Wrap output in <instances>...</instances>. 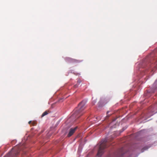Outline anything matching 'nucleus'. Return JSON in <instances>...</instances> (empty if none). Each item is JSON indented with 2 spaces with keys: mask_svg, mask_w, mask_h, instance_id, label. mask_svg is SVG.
I'll list each match as a JSON object with an SVG mask.
<instances>
[{
  "mask_svg": "<svg viewBox=\"0 0 157 157\" xmlns=\"http://www.w3.org/2000/svg\"><path fill=\"white\" fill-rule=\"evenodd\" d=\"M85 107V103L84 102L82 101L80 102L78 107L74 110V112L72 115V117L77 119L82 116L84 113L83 110Z\"/></svg>",
  "mask_w": 157,
  "mask_h": 157,
  "instance_id": "1",
  "label": "nucleus"
},
{
  "mask_svg": "<svg viewBox=\"0 0 157 157\" xmlns=\"http://www.w3.org/2000/svg\"><path fill=\"white\" fill-rule=\"evenodd\" d=\"M110 140L105 138L102 140L99 145V148L97 153L98 157H101L104 152V149L109 146Z\"/></svg>",
  "mask_w": 157,
  "mask_h": 157,
  "instance_id": "2",
  "label": "nucleus"
},
{
  "mask_svg": "<svg viewBox=\"0 0 157 157\" xmlns=\"http://www.w3.org/2000/svg\"><path fill=\"white\" fill-rule=\"evenodd\" d=\"M20 150L21 148L19 147V146H16L4 157H15L19 154Z\"/></svg>",
  "mask_w": 157,
  "mask_h": 157,
  "instance_id": "3",
  "label": "nucleus"
},
{
  "mask_svg": "<svg viewBox=\"0 0 157 157\" xmlns=\"http://www.w3.org/2000/svg\"><path fill=\"white\" fill-rule=\"evenodd\" d=\"M124 153V149L122 147L118 150L117 152L109 155V157H121Z\"/></svg>",
  "mask_w": 157,
  "mask_h": 157,
  "instance_id": "4",
  "label": "nucleus"
},
{
  "mask_svg": "<svg viewBox=\"0 0 157 157\" xmlns=\"http://www.w3.org/2000/svg\"><path fill=\"white\" fill-rule=\"evenodd\" d=\"M77 128V127H76L74 128H71L70 130V131L68 134L67 135V136L68 137L71 136L74 134Z\"/></svg>",
  "mask_w": 157,
  "mask_h": 157,
  "instance_id": "5",
  "label": "nucleus"
},
{
  "mask_svg": "<svg viewBox=\"0 0 157 157\" xmlns=\"http://www.w3.org/2000/svg\"><path fill=\"white\" fill-rule=\"evenodd\" d=\"M67 60L70 63H79L81 61L78 60H77L75 59H73L71 58H67Z\"/></svg>",
  "mask_w": 157,
  "mask_h": 157,
  "instance_id": "6",
  "label": "nucleus"
},
{
  "mask_svg": "<svg viewBox=\"0 0 157 157\" xmlns=\"http://www.w3.org/2000/svg\"><path fill=\"white\" fill-rule=\"evenodd\" d=\"M153 89L154 90L152 91H149L148 92L154 93L155 91L154 90H157V79L153 84Z\"/></svg>",
  "mask_w": 157,
  "mask_h": 157,
  "instance_id": "7",
  "label": "nucleus"
},
{
  "mask_svg": "<svg viewBox=\"0 0 157 157\" xmlns=\"http://www.w3.org/2000/svg\"><path fill=\"white\" fill-rule=\"evenodd\" d=\"M48 114V111H45L41 115V117H44V116L47 115Z\"/></svg>",
  "mask_w": 157,
  "mask_h": 157,
  "instance_id": "8",
  "label": "nucleus"
},
{
  "mask_svg": "<svg viewBox=\"0 0 157 157\" xmlns=\"http://www.w3.org/2000/svg\"><path fill=\"white\" fill-rule=\"evenodd\" d=\"M148 147H147L146 146L144 147L141 150V151L142 152H143L144 150H147L148 149Z\"/></svg>",
  "mask_w": 157,
  "mask_h": 157,
  "instance_id": "9",
  "label": "nucleus"
},
{
  "mask_svg": "<svg viewBox=\"0 0 157 157\" xmlns=\"http://www.w3.org/2000/svg\"><path fill=\"white\" fill-rule=\"evenodd\" d=\"M109 111H107V115L106 116V119L107 118L109 117V116L112 114H109Z\"/></svg>",
  "mask_w": 157,
  "mask_h": 157,
  "instance_id": "10",
  "label": "nucleus"
},
{
  "mask_svg": "<svg viewBox=\"0 0 157 157\" xmlns=\"http://www.w3.org/2000/svg\"><path fill=\"white\" fill-rule=\"evenodd\" d=\"M36 124V122L35 121H33L32 122V124L33 126L35 125Z\"/></svg>",
  "mask_w": 157,
  "mask_h": 157,
  "instance_id": "11",
  "label": "nucleus"
},
{
  "mask_svg": "<svg viewBox=\"0 0 157 157\" xmlns=\"http://www.w3.org/2000/svg\"><path fill=\"white\" fill-rule=\"evenodd\" d=\"M29 124H31V123H32V121H30L29 122Z\"/></svg>",
  "mask_w": 157,
  "mask_h": 157,
  "instance_id": "12",
  "label": "nucleus"
},
{
  "mask_svg": "<svg viewBox=\"0 0 157 157\" xmlns=\"http://www.w3.org/2000/svg\"><path fill=\"white\" fill-rule=\"evenodd\" d=\"M74 86L75 87H78V85H77L76 84V85H75Z\"/></svg>",
  "mask_w": 157,
  "mask_h": 157,
  "instance_id": "13",
  "label": "nucleus"
}]
</instances>
